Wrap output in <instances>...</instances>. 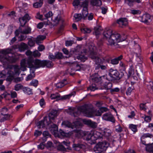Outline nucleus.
Returning <instances> with one entry per match:
<instances>
[{
	"mask_svg": "<svg viewBox=\"0 0 153 153\" xmlns=\"http://www.w3.org/2000/svg\"><path fill=\"white\" fill-rule=\"evenodd\" d=\"M21 64V69L23 71L26 70L27 67L37 69L45 66L48 68H50L52 67L53 65V63L50 61H41L39 59H33L31 58H29L27 60H23L22 61Z\"/></svg>",
	"mask_w": 153,
	"mask_h": 153,
	"instance_id": "f257e3e1",
	"label": "nucleus"
},
{
	"mask_svg": "<svg viewBox=\"0 0 153 153\" xmlns=\"http://www.w3.org/2000/svg\"><path fill=\"white\" fill-rule=\"evenodd\" d=\"M57 111L52 110L48 114V117H45L44 119L37 123L38 128H44L46 125H49L51 123H54V119L56 117Z\"/></svg>",
	"mask_w": 153,
	"mask_h": 153,
	"instance_id": "f03ea898",
	"label": "nucleus"
},
{
	"mask_svg": "<svg viewBox=\"0 0 153 153\" xmlns=\"http://www.w3.org/2000/svg\"><path fill=\"white\" fill-rule=\"evenodd\" d=\"M81 110L85 115L88 117H91L94 116H100L102 115L100 109L98 110H95L91 105H85L80 108Z\"/></svg>",
	"mask_w": 153,
	"mask_h": 153,
	"instance_id": "7ed1b4c3",
	"label": "nucleus"
},
{
	"mask_svg": "<svg viewBox=\"0 0 153 153\" xmlns=\"http://www.w3.org/2000/svg\"><path fill=\"white\" fill-rule=\"evenodd\" d=\"M90 57L95 62L96 69L100 68L102 70H105L107 69V64L109 63V60L106 61L103 59H100L95 55L92 54L90 55Z\"/></svg>",
	"mask_w": 153,
	"mask_h": 153,
	"instance_id": "20e7f679",
	"label": "nucleus"
},
{
	"mask_svg": "<svg viewBox=\"0 0 153 153\" xmlns=\"http://www.w3.org/2000/svg\"><path fill=\"white\" fill-rule=\"evenodd\" d=\"M12 49H7L3 50L0 51V60L1 62L4 63L8 62H14L16 61L15 57L9 54L11 53Z\"/></svg>",
	"mask_w": 153,
	"mask_h": 153,
	"instance_id": "39448f33",
	"label": "nucleus"
},
{
	"mask_svg": "<svg viewBox=\"0 0 153 153\" xmlns=\"http://www.w3.org/2000/svg\"><path fill=\"white\" fill-rule=\"evenodd\" d=\"M124 75V72H119L116 70H111L108 75H104L103 77L109 81H114L120 79Z\"/></svg>",
	"mask_w": 153,
	"mask_h": 153,
	"instance_id": "423d86ee",
	"label": "nucleus"
},
{
	"mask_svg": "<svg viewBox=\"0 0 153 153\" xmlns=\"http://www.w3.org/2000/svg\"><path fill=\"white\" fill-rule=\"evenodd\" d=\"M102 137V134L99 132L95 130H92L88 134L85 140L88 141V143L91 145L96 143V140Z\"/></svg>",
	"mask_w": 153,
	"mask_h": 153,
	"instance_id": "0eeeda50",
	"label": "nucleus"
},
{
	"mask_svg": "<svg viewBox=\"0 0 153 153\" xmlns=\"http://www.w3.org/2000/svg\"><path fill=\"white\" fill-rule=\"evenodd\" d=\"M130 51L131 53L128 54L127 58L128 62H131L133 57L132 54L133 53L135 54L137 56L138 54H140L141 52V50L140 45L136 42L134 41L130 48Z\"/></svg>",
	"mask_w": 153,
	"mask_h": 153,
	"instance_id": "6e6552de",
	"label": "nucleus"
},
{
	"mask_svg": "<svg viewBox=\"0 0 153 153\" xmlns=\"http://www.w3.org/2000/svg\"><path fill=\"white\" fill-rule=\"evenodd\" d=\"M120 37V34L116 33H114L108 39V45L116 48L119 47V43L121 41Z\"/></svg>",
	"mask_w": 153,
	"mask_h": 153,
	"instance_id": "1a4fd4ad",
	"label": "nucleus"
},
{
	"mask_svg": "<svg viewBox=\"0 0 153 153\" xmlns=\"http://www.w3.org/2000/svg\"><path fill=\"white\" fill-rule=\"evenodd\" d=\"M62 124L65 127H68L74 129L76 132H78L79 130H76L75 129L80 128L82 126V124L79 121H76L72 123L68 121H65L62 123Z\"/></svg>",
	"mask_w": 153,
	"mask_h": 153,
	"instance_id": "9d476101",
	"label": "nucleus"
},
{
	"mask_svg": "<svg viewBox=\"0 0 153 153\" xmlns=\"http://www.w3.org/2000/svg\"><path fill=\"white\" fill-rule=\"evenodd\" d=\"M82 106L78 108L74 107H70L66 110V112L68 114L74 117H77L79 114L80 112H82L80 109V108Z\"/></svg>",
	"mask_w": 153,
	"mask_h": 153,
	"instance_id": "9b49d317",
	"label": "nucleus"
},
{
	"mask_svg": "<svg viewBox=\"0 0 153 153\" xmlns=\"http://www.w3.org/2000/svg\"><path fill=\"white\" fill-rule=\"evenodd\" d=\"M88 3V1H85L82 2V4L81 5V6L83 7L82 15V17L84 19H85L88 14L87 9Z\"/></svg>",
	"mask_w": 153,
	"mask_h": 153,
	"instance_id": "f8f14e48",
	"label": "nucleus"
},
{
	"mask_svg": "<svg viewBox=\"0 0 153 153\" xmlns=\"http://www.w3.org/2000/svg\"><path fill=\"white\" fill-rule=\"evenodd\" d=\"M103 119L111 121L113 123L115 122V119L113 115L110 113H106L104 114L102 117Z\"/></svg>",
	"mask_w": 153,
	"mask_h": 153,
	"instance_id": "ddd939ff",
	"label": "nucleus"
},
{
	"mask_svg": "<svg viewBox=\"0 0 153 153\" xmlns=\"http://www.w3.org/2000/svg\"><path fill=\"white\" fill-rule=\"evenodd\" d=\"M83 122L85 124L92 128H95L97 127V123L91 120H84Z\"/></svg>",
	"mask_w": 153,
	"mask_h": 153,
	"instance_id": "4468645a",
	"label": "nucleus"
},
{
	"mask_svg": "<svg viewBox=\"0 0 153 153\" xmlns=\"http://www.w3.org/2000/svg\"><path fill=\"white\" fill-rule=\"evenodd\" d=\"M152 17L148 14L143 15L142 17V22L146 23L150 22L152 20Z\"/></svg>",
	"mask_w": 153,
	"mask_h": 153,
	"instance_id": "2eb2a0df",
	"label": "nucleus"
},
{
	"mask_svg": "<svg viewBox=\"0 0 153 153\" xmlns=\"http://www.w3.org/2000/svg\"><path fill=\"white\" fill-rule=\"evenodd\" d=\"M91 79L93 82H98L101 80L103 81L106 79H104L103 76L102 77L100 76L97 73H95L92 76Z\"/></svg>",
	"mask_w": 153,
	"mask_h": 153,
	"instance_id": "dca6fc26",
	"label": "nucleus"
},
{
	"mask_svg": "<svg viewBox=\"0 0 153 153\" xmlns=\"http://www.w3.org/2000/svg\"><path fill=\"white\" fill-rule=\"evenodd\" d=\"M113 34L112 30L108 29H105L103 33L104 38L106 39H109Z\"/></svg>",
	"mask_w": 153,
	"mask_h": 153,
	"instance_id": "f3484780",
	"label": "nucleus"
},
{
	"mask_svg": "<svg viewBox=\"0 0 153 153\" xmlns=\"http://www.w3.org/2000/svg\"><path fill=\"white\" fill-rule=\"evenodd\" d=\"M117 23L120 27H124L128 25V20L126 18H121L117 21Z\"/></svg>",
	"mask_w": 153,
	"mask_h": 153,
	"instance_id": "a211bd4d",
	"label": "nucleus"
},
{
	"mask_svg": "<svg viewBox=\"0 0 153 153\" xmlns=\"http://www.w3.org/2000/svg\"><path fill=\"white\" fill-rule=\"evenodd\" d=\"M30 19L29 16L28 14H26L24 16L20 18L19 21L21 26L23 27L27 22V20H29Z\"/></svg>",
	"mask_w": 153,
	"mask_h": 153,
	"instance_id": "6ab92c4d",
	"label": "nucleus"
},
{
	"mask_svg": "<svg viewBox=\"0 0 153 153\" xmlns=\"http://www.w3.org/2000/svg\"><path fill=\"white\" fill-rule=\"evenodd\" d=\"M64 20L61 18L60 16L58 15L55 17L53 20V24L54 25H56L58 24H59L64 23Z\"/></svg>",
	"mask_w": 153,
	"mask_h": 153,
	"instance_id": "aec40b11",
	"label": "nucleus"
},
{
	"mask_svg": "<svg viewBox=\"0 0 153 153\" xmlns=\"http://www.w3.org/2000/svg\"><path fill=\"white\" fill-rule=\"evenodd\" d=\"M97 144L103 151H105L109 145V143L106 141L99 142Z\"/></svg>",
	"mask_w": 153,
	"mask_h": 153,
	"instance_id": "412c9836",
	"label": "nucleus"
},
{
	"mask_svg": "<svg viewBox=\"0 0 153 153\" xmlns=\"http://www.w3.org/2000/svg\"><path fill=\"white\" fill-rule=\"evenodd\" d=\"M19 50L20 51H24L28 48V45L24 42H21L18 46Z\"/></svg>",
	"mask_w": 153,
	"mask_h": 153,
	"instance_id": "4be33fe9",
	"label": "nucleus"
},
{
	"mask_svg": "<svg viewBox=\"0 0 153 153\" xmlns=\"http://www.w3.org/2000/svg\"><path fill=\"white\" fill-rule=\"evenodd\" d=\"M30 68V74L27 77L26 79V80L27 81L31 80L35 76V74H34V71L36 69H34L33 68Z\"/></svg>",
	"mask_w": 153,
	"mask_h": 153,
	"instance_id": "5701e85b",
	"label": "nucleus"
},
{
	"mask_svg": "<svg viewBox=\"0 0 153 153\" xmlns=\"http://www.w3.org/2000/svg\"><path fill=\"white\" fill-rule=\"evenodd\" d=\"M67 84L66 79H64L62 81L56 83L55 86L57 88H60L65 86Z\"/></svg>",
	"mask_w": 153,
	"mask_h": 153,
	"instance_id": "b1692460",
	"label": "nucleus"
},
{
	"mask_svg": "<svg viewBox=\"0 0 153 153\" xmlns=\"http://www.w3.org/2000/svg\"><path fill=\"white\" fill-rule=\"evenodd\" d=\"M45 38L46 36L45 35H39L36 39V42L37 44L41 43L42 42Z\"/></svg>",
	"mask_w": 153,
	"mask_h": 153,
	"instance_id": "393cba45",
	"label": "nucleus"
},
{
	"mask_svg": "<svg viewBox=\"0 0 153 153\" xmlns=\"http://www.w3.org/2000/svg\"><path fill=\"white\" fill-rule=\"evenodd\" d=\"M102 29L100 26L97 25L94 28V32L96 36L99 35L101 33Z\"/></svg>",
	"mask_w": 153,
	"mask_h": 153,
	"instance_id": "a878e982",
	"label": "nucleus"
},
{
	"mask_svg": "<svg viewBox=\"0 0 153 153\" xmlns=\"http://www.w3.org/2000/svg\"><path fill=\"white\" fill-rule=\"evenodd\" d=\"M123 56L121 55L118 57L111 59V63L114 65L117 64L118 63L119 61L121 60Z\"/></svg>",
	"mask_w": 153,
	"mask_h": 153,
	"instance_id": "bb28decb",
	"label": "nucleus"
},
{
	"mask_svg": "<svg viewBox=\"0 0 153 153\" xmlns=\"http://www.w3.org/2000/svg\"><path fill=\"white\" fill-rule=\"evenodd\" d=\"M1 114L3 116L0 120V121L1 122H3L4 121L9 120L11 117L10 115L8 114H4V113H1Z\"/></svg>",
	"mask_w": 153,
	"mask_h": 153,
	"instance_id": "cd10ccee",
	"label": "nucleus"
},
{
	"mask_svg": "<svg viewBox=\"0 0 153 153\" xmlns=\"http://www.w3.org/2000/svg\"><path fill=\"white\" fill-rule=\"evenodd\" d=\"M24 59H22L21 62V67L20 68L19 66H15L14 67V71L15 72V74H19L20 73V70H21L23 71H23L22 70V64L21 62Z\"/></svg>",
	"mask_w": 153,
	"mask_h": 153,
	"instance_id": "c85d7f7f",
	"label": "nucleus"
},
{
	"mask_svg": "<svg viewBox=\"0 0 153 153\" xmlns=\"http://www.w3.org/2000/svg\"><path fill=\"white\" fill-rule=\"evenodd\" d=\"M91 3L93 5L97 6H100L102 4V1L100 0H91Z\"/></svg>",
	"mask_w": 153,
	"mask_h": 153,
	"instance_id": "c756f323",
	"label": "nucleus"
},
{
	"mask_svg": "<svg viewBox=\"0 0 153 153\" xmlns=\"http://www.w3.org/2000/svg\"><path fill=\"white\" fill-rule=\"evenodd\" d=\"M9 76L7 77L6 79L7 81H11L13 78L14 75V73L11 71H9L8 72Z\"/></svg>",
	"mask_w": 153,
	"mask_h": 153,
	"instance_id": "7c9ffc66",
	"label": "nucleus"
},
{
	"mask_svg": "<svg viewBox=\"0 0 153 153\" xmlns=\"http://www.w3.org/2000/svg\"><path fill=\"white\" fill-rule=\"evenodd\" d=\"M111 134V131L108 129H105L103 131V134L105 137L110 136Z\"/></svg>",
	"mask_w": 153,
	"mask_h": 153,
	"instance_id": "2f4dec72",
	"label": "nucleus"
},
{
	"mask_svg": "<svg viewBox=\"0 0 153 153\" xmlns=\"http://www.w3.org/2000/svg\"><path fill=\"white\" fill-rule=\"evenodd\" d=\"M94 150L96 153H101L103 152L97 144L94 147Z\"/></svg>",
	"mask_w": 153,
	"mask_h": 153,
	"instance_id": "473e14b6",
	"label": "nucleus"
},
{
	"mask_svg": "<svg viewBox=\"0 0 153 153\" xmlns=\"http://www.w3.org/2000/svg\"><path fill=\"white\" fill-rule=\"evenodd\" d=\"M51 97L52 99H57V100H59L60 99V95L57 93L52 94Z\"/></svg>",
	"mask_w": 153,
	"mask_h": 153,
	"instance_id": "72a5a7b5",
	"label": "nucleus"
},
{
	"mask_svg": "<svg viewBox=\"0 0 153 153\" xmlns=\"http://www.w3.org/2000/svg\"><path fill=\"white\" fill-rule=\"evenodd\" d=\"M74 16L75 20L77 22L80 21L81 19L82 18L81 14H75L74 15Z\"/></svg>",
	"mask_w": 153,
	"mask_h": 153,
	"instance_id": "f704fd0d",
	"label": "nucleus"
},
{
	"mask_svg": "<svg viewBox=\"0 0 153 153\" xmlns=\"http://www.w3.org/2000/svg\"><path fill=\"white\" fill-rule=\"evenodd\" d=\"M23 91L25 93L27 94L28 95H30L32 94V90L30 88H27L25 87L23 89Z\"/></svg>",
	"mask_w": 153,
	"mask_h": 153,
	"instance_id": "c9c22d12",
	"label": "nucleus"
},
{
	"mask_svg": "<svg viewBox=\"0 0 153 153\" xmlns=\"http://www.w3.org/2000/svg\"><path fill=\"white\" fill-rule=\"evenodd\" d=\"M98 89H99V88L97 87L96 85L94 84H93L88 88V90H90L91 91H94Z\"/></svg>",
	"mask_w": 153,
	"mask_h": 153,
	"instance_id": "e433bc0d",
	"label": "nucleus"
},
{
	"mask_svg": "<svg viewBox=\"0 0 153 153\" xmlns=\"http://www.w3.org/2000/svg\"><path fill=\"white\" fill-rule=\"evenodd\" d=\"M42 2L40 1H39V2H36L34 3L33 4V6L34 8H38L39 7H40L42 6Z\"/></svg>",
	"mask_w": 153,
	"mask_h": 153,
	"instance_id": "4c0bfd02",
	"label": "nucleus"
},
{
	"mask_svg": "<svg viewBox=\"0 0 153 153\" xmlns=\"http://www.w3.org/2000/svg\"><path fill=\"white\" fill-rule=\"evenodd\" d=\"M129 128L134 132H135L137 131V127L135 125L132 124H130L129 126Z\"/></svg>",
	"mask_w": 153,
	"mask_h": 153,
	"instance_id": "58836bf2",
	"label": "nucleus"
},
{
	"mask_svg": "<svg viewBox=\"0 0 153 153\" xmlns=\"http://www.w3.org/2000/svg\"><path fill=\"white\" fill-rule=\"evenodd\" d=\"M81 30L82 32L84 33H89L91 31V30L88 28H83Z\"/></svg>",
	"mask_w": 153,
	"mask_h": 153,
	"instance_id": "ea45409f",
	"label": "nucleus"
},
{
	"mask_svg": "<svg viewBox=\"0 0 153 153\" xmlns=\"http://www.w3.org/2000/svg\"><path fill=\"white\" fill-rule=\"evenodd\" d=\"M23 86L20 84H16L14 86V89L16 91H18L22 88Z\"/></svg>",
	"mask_w": 153,
	"mask_h": 153,
	"instance_id": "a19ab883",
	"label": "nucleus"
},
{
	"mask_svg": "<svg viewBox=\"0 0 153 153\" xmlns=\"http://www.w3.org/2000/svg\"><path fill=\"white\" fill-rule=\"evenodd\" d=\"M31 29L30 27H27L23 31L22 30L21 33L23 34H28L30 33Z\"/></svg>",
	"mask_w": 153,
	"mask_h": 153,
	"instance_id": "79ce46f5",
	"label": "nucleus"
},
{
	"mask_svg": "<svg viewBox=\"0 0 153 153\" xmlns=\"http://www.w3.org/2000/svg\"><path fill=\"white\" fill-rule=\"evenodd\" d=\"M25 54L27 56H29L27 59H23L27 60L29 59V58H31L34 59L32 57H31L32 56L33 52H32L30 50H28L25 52Z\"/></svg>",
	"mask_w": 153,
	"mask_h": 153,
	"instance_id": "37998d69",
	"label": "nucleus"
},
{
	"mask_svg": "<svg viewBox=\"0 0 153 153\" xmlns=\"http://www.w3.org/2000/svg\"><path fill=\"white\" fill-rule=\"evenodd\" d=\"M73 147L74 148V150H79L82 147V146L78 144H74L73 145Z\"/></svg>",
	"mask_w": 153,
	"mask_h": 153,
	"instance_id": "c03bdc74",
	"label": "nucleus"
},
{
	"mask_svg": "<svg viewBox=\"0 0 153 153\" xmlns=\"http://www.w3.org/2000/svg\"><path fill=\"white\" fill-rule=\"evenodd\" d=\"M77 58L79 59L81 61L84 62L87 58L86 57L82 55H79L77 56Z\"/></svg>",
	"mask_w": 153,
	"mask_h": 153,
	"instance_id": "a18cd8bd",
	"label": "nucleus"
},
{
	"mask_svg": "<svg viewBox=\"0 0 153 153\" xmlns=\"http://www.w3.org/2000/svg\"><path fill=\"white\" fill-rule=\"evenodd\" d=\"M41 55V53L38 51L36 50L33 52L32 56L34 57L39 56Z\"/></svg>",
	"mask_w": 153,
	"mask_h": 153,
	"instance_id": "49530a36",
	"label": "nucleus"
},
{
	"mask_svg": "<svg viewBox=\"0 0 153 153\" xmlns=\"http://www.w3.org/2000/svg\"><path fill=\"white\" fill-rule=\"evenodd\" d=\"M28 44L30 47L33 46L35 45L34 40H33L32 39H29L28 42Z\"/></svg>",
	"mask_w": 153,
	"mask_h": 153,
	"instance_id": "de8ad7c7",
	"label": "nucleus"
},
{
	"mask_svg": "<svg viewBox=\"0 0 153 153\" xmlns=\"http://www.w3.org/2000/svg\"><path fill=\"white\" fill-rule=\"evenodd\" d=\"M38 82V80H33L30 83V84L31 85L34 86L36 87L37 86Z\"/></svg>",
	"mask_w": 153,
	"mask_h": 153,
	"instance_id": "09e8293b",
	"label": "nucleus"
},
{
	"mask_svg": "<svg viewBox=\"0 0 153 153\" xmlns=\"http://www.w3.org/2000/svg\"><path fill=\"white\" fill-rule=\"evenodd\" d=\"M60 132L61 134L63 136H67L68 134H69L68 132L66 131H65L62 130H60Z\"/></svg>",
	"mask_w": 153,
	"mask_h": 153,
	"instance_id": "8fccbe9b",
	"label": "nucleus"
},
{
	"mask_svg": "<svg viewBox=\"0 0 153 153\" xmlns=\"http://www.w3.org/2000/svg\"><path fill=\"white\" fill-rule=\"evenodd\" d=\"M56 59H61L63 58V56L62 53H58L56 54Z\"/></svg>",
	"mask_w": 153,
	"mask_h": 153,
	"instance_id": "3c124183",
	"label": "nucleus"
},
{
	"mask_svg": "<svg viewBox=\"0 0 153 153\" xmlns=\"http://www.w3.org/2000/svg\"><path fill=\"white\" fill-rule=\"evenodd\" d=\"M42 133V132L41 131L36 130L34 132V135L36 137H37L38 136L40 135Z\"/></svg>",
	"mask_w": 153,
	"mask_h": 153,
	"instance_id": "603ef678",
	"label": "nucleus"
},
{
	"mask_svg": "<svg viewBox=\"0 0 153 153\" xmlns=\"http://www.w3.org/2000/svg\"><path fill=\"white\" fill-rule=\"evenodd\" d=\"M115 129L116 131L120 132L122 131V129L120 125H118L115 126Z\"/></svg>",
	"mask_w": 153,
	"mask_h": 153,
	"instance_id": "864d4df0",
	"label": "nucleus"
},
{
	"mask_svg": "<svg viewBox=\"0 0 153 153\" xmlns=\"http://www.w3.org/2000/svg\"><path fill=\"white\" fill-rule=\"evenodd\" d=\"M53 13L52 12L50 11L45 15V16L46 17V19H48L51 17Z\"/></svg>",
	"mask_w": 153,
	"mask_h": 153,
	"instance_id": "5fc2aeb1",
	"label": "nucleus"
},
{
	"mask_svg": "<svg viewBox=\"0 0 153 153\" xmlns=\"http://www.w3.org/2000/svg\"><path fill=\"white\" fill-rule=\"evenodd\" d=\"M100 109V112H101L102 114L108 110V108L105 107H101Z\"/></svg>",
	"mask_w": 153,
	"mask_h": 153,
	"instance_id": "6e6d98bb",
	"label": "nucleus"
},
{
	"mask_svg": "<svg viewBox=\"0 0 153 153\" xmlns=\"http://www.w3.org/2000/svg\"><path fill=\"white\" fill-rule=\"evenodd\" d=\"M112 86V84L111 83H108L107 85H105V88L106 90L110 89Z\"/></svg>",
	"mask_w": 153,
	"mask_h": 153,
	"instance_id": "4d7b16f0",
	"label": "nucleus"
},
{
	"mask_svg": "<svg viewBox=\"0 0 153 153\" xmlns=\"http://www.w3.org/2000/svg\"><path fill=\"white\" fill-rule=\"evenodd\" d=\"M21 32H22V28L19 27L18 29L16 30L15 31V33L16 36H18L19 34V32L21 33Z\"/></svg>",
	"mask_w": 153,
	"mask_h": 153,
	"instance_id": "13d9d810",
	"label": "nucleus"
},
{
	"mask_svg": "<svg viewBox=\"0 0 153 153\" xmlns=\"http://www.w3.org/2000/svg\"><path fill=\"white\" fill-rule=\"evenodd\" d=\"M27 37V36H25L23 35H20L19 37V41H22L25 40Z\"/></svg>",
	"mask_w": 153,
	"mask_h": 153,
	"instance_id": "bf43d9fd",
	"label": "nucleus"
},
{
	"mask_svg": "<svg viewBox=\"0 0 153 153\" xmlns=\"http://www.w3.org/2000/svg\"><path fill=\"white\" fill-rule=\"evenodd\" d=\"M133 88L129 87L127 90V91H126V94L127 95H129L131 93V92L132 91V90L133 89Z\"/></svg>",
	"mask_w": 153,
	"mask_h": 153,
	"instance_id": "052dcab7",
	"label": "nucleus"
},
{
	"mask_svg": "<svg viewBox=\"0 0 153 153\" xmlns=\"http://www.w3.org/2000/svg\"><path fill=\"white\" fill-rule=\"evenodd\" d=\"M103 104V102L102 101H98L96 102L95 104L98 107H100Z\"/></svg>",
	"mask_w": 153,
	"mask_h": 153,
	"instance_id": "680f3d73",
	"label": "nucleus"
},
{
	"mask_svg": "<svg viewBox=\"0 0 153 153\" xmlns=\"http://www.w3.org/2000/svg\"><path fill=\"white\" fill-rule=\"evenodd\" d=\"M136 71L137 72V75L138 76L140 77L142 76L143 74V72L141 71H140L139 70H137Z\"/></svg>",
	"mask_w": 153,
	"mask_h": 153,
	"instance_id": "e2e57ef3",
	"label": "nucleus"
},
{
	"mask_svg": "<svg viewBox=\"0 0 153 153\" xmlns=\"http://www.w3.org/2000/svg\"><path fill=\"white\" fill-rule=\"evenodd\" d=\"M51 124L50 126H51V128H53V130H56L57 129V126L54 124V123H51L50 125Z\"/></svg>",
	"mask_w": 153,
	"mask_h": 153,
	"instance_id": "0e129e2a",
	"label": "nucleus"
},
{
	"mask_svg": "<svg viewBox=\"0 0 153 153\" xmlns=\"http://www.w3.org/2000/svg\"><path fill=\"white\" fill-rule=\"evenodd\" d=\"M73 42L72 41H66L65 45L67 46H71L73 44Z\"/></svg>",
	"mask_w": 153,
	"mask_h": 153,
	"instance_id": "69168bd1",
	"label": "nucleus"
},
{
	"mask_svg": "<svg viewBox=\"0 0 153 153\" xmlns=\"http://www.w3.org/2000/svg\"><path fill=\"white\" fill-rule=\"evenodd\" d=\"M43 16L42 15H40L39 13H37L36 16V19H38L41 20H43L42 18Z\"/></svg>",
	"mask_w": 153,
	"mask_h": 153,
	"instance_id": "338daca9",
	"label": "nucleus"
},
{
	"mask_svg": "<svg viewBox=\"0 0 153 153\" xmlns=\"http://www.w3.org/2000/svg\"><path fill=\"white\" fill-rule=\"evenodd\" d=\"M148 87L149 89L152 90L153 91V82H150L148 85Z\"/></svg>",
	"mask_w": 153,
	"mask_h": 153,
	"instance_id": "774afa93",
	"label": "nucleus"
}]
</instances>
